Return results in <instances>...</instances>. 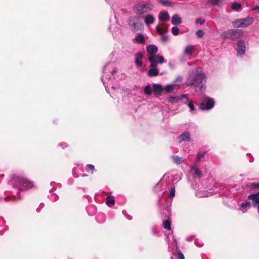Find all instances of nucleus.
<instances>
[{"instance_id": "obj_1", "label": "nucleus", "mask_w": 259, "mask_h": 259, "mask_svg": "<svg viewBox=\"0 0 259 259\" xmlns=\"http://www.w3.org/2000/svg\"><path fill=\"white\" fill-rule=\"evenodd\" d=\"M206 82L205 74L202 71L200 68H196L192 71L186 80V84L188 86L199 87V90L204 91V84Z\"/></svg>"}, {"instance_id": "obj_2", "label": "nucleus", "mask_w": 259, "mask_h": 259, "mask_svg": "<svg viewBox=\"0 0 259 259\" xmlns=\"http://www.w3.org/2000/svg\"><path fill=\"white\" fill-rule=\"evenodd\" d=\"M13 187L17 188L20 191H25L33 187L32 182L26 178L17 175H14L11 181Z\"/></svg>"}, {"instance_id": "obj_3", "label": "nucleus", "mask_w": 259, "mask_h": 259, "mask_svg": "<svg viewBox=\"0 0 259 259\" xmlns=\"http://www.w3.org/2000/svg\"><path fill=\"white\" fill-rule=\"evenodd\" d=\"M116 72L115 68L113 67V64L111 63L106 64L103 69V76L102 77V82L107 91V85L109 81H111L114 79L113 75Z\"/></svg>"}, {"instance_id": "obj_4", "label": "nucleus", "mask_w": 259, "mask_h": 259, "mask_svg": "<svg viewBox=\"0 0 259 259\" xmlns=\"http://www.w3.org/2000/svg\"><path fill=\"white\" fill-rule=\"evenodd\" d=\"M154 5L150 2H140L133 7V12L138 15H142L148 12L152 11Z\"/></svg>"}, {"instance_id": "obj_5", "label": "nucleus", "mask_w": 259, "mask_h": 259, "mask_svg": "<svg viewBox=\"0 0 259 259\" xmlns=\"http://www.w3.org/2000/svg\"><path fill=\"white\" fill-rule=\"evenodd\" d=\"M242 34L243 31L241 29H230L222 33L221 37L223 39L236 40L240 38Z\"/></svg>"}, {"instance_id": "obj_6", "label": "nucleus", "mask_w": 259, "mask_h": 259, "mask_svg": "<svg viewBox=\"0 0 259 259\" xmlns=\"http://www.w3.org/2000/svg\"><path fill=\"white\" fill-rule=\"evenodd\" d=\"M146 50L149 55V58H154V61H158L159 64L166 62L162 56L156 54L158 52V48L156 46L153 45H149L147 47Z\"/></svg>"}, {"instance_id": "obj_7", "label": "nucleus", "mask_w": 259, "mask_h": 259, "mask_svg": "<svg viewBox=\"0 0 259 259\" xmlns=\"http://www.w3.org/2000/svg\"><path fill=\"white\" fill-rule=\"evenodd\" d=\"M254 19L252 17L247 16L242 19H238L232 22V26L235 28L246 27L253 22Z\"/></svg>"}, {"instance_id": "obj_8", "label": "nucleus", "mask_w": 259, "mask_h": 259, "mask_svg": "<svg viewBox=\"0 0 259 259\" xmlns=\"http://www.w3.org/2000/svg\"><path fill=\"white\" fill-rule=\"evenodd\" d=\"M128 24L133 32L142 30L143 25L140 21V17L138 16H132L128 20Z\"/></svg>"}, {"instance_id": "obj_9", "label": "nucleus", "mask_w": 259, "mask_h": 259, "mask_svg": "<svg viewBox=\"0 0 259 259\" xmlns=\"http://www.w3.org/2000/svg\"><path fill=\"white\" fill-rule=\"evenodd\" d=\"M154 58H148V60L150 63V69L148 71V75L150 77L156 76L158 75L159 71L157 69V64L158 61H154Z\"/></svg>"}, {"instance_id": "obj_10", "label": "nucleus", "mask_w": 259, "mask_h": 259, "mask_svg": "<svg viewBox=\"0 0 259 259\" xmlns=\"http://www.w3.org/2000/svg\"><path fill=\"white\" fill-rule=\"evenodd\" d=\"M214 105V101L213 99L206 97L199 104V108L202 110H208L212 109Z\"/></svg>"}, {"instance_id": "obj_11", "label": "nucleus", "mask_w": 259, "mask_h": 259, "mask_svg": "<svg viewBox=\"0 0 259 259\" xmlns=\"http://www.w3.org/2000/svg\"><path fill=\"white\" fill-rule=\"evenodd\" d=\"M246 45L243 40H239L236 44L237 56L242 57L246 52Z\"/></svg>"}, {"instance_id": "obj_12", "label": "nucleus", "mask_w": 259, "mask_h": 259, "mask_svg": "<svg viewBox=\"0 0 259 259\" xmlns=\"http://www.w3.org/2000/svg\"><path fill=\"white\" fill-rule=\"evenodd\" d=\"M134 43H138L143 45L146 44V37L142 33H138L132 40Z\"/></svg>"}, {"instance_id": "obj_13", "label": "nucleus", "mask_w": 259, "mask_h": 259, "mask_svg": "<svg viewBox=\"0 0 259 259\" xmlns=\"http://www.w3.org/2000/svg\"><path fill=\"white\" fill-rule=\"evenodd\" d=\"M143 18L145 25L147 26L153 24L155 21L154 17L152 14H150L146 15Z\"/></svg>"}, {"instance_id": "obj_14", "label": "nucleus", "mask_w": 259, "mask_h": 259, "mask_svg": "<svg viewBox=\"0 0 259 259\" xmlns=\"http://www.w3.org/2000/svg\"><path fill=\"white\" fill-rule=\"evenodd\" d=\"M247 198L252 200L253 206H256L259 204V193L250 194L247 196Z\"/></svg>"}, {"instance_id": "obj_15", "label": "nucleus", "mask_w": 259, "mask_h": 259, "mask_svg": "<svg viewBox=\"0 0 259 259\" xmlns=\"http://www.w3.org/2000/svg\"><path fill=\"white\" fill-rule=\"evenodd\" d=\"M168 26L165 24L157 25L156 26V31L160 35H162L167 32Z\"/></svg>"}, {"instance_id": "obj_16", "label": "nucleus", "mask_w": 259, "mask_h": 259, "mask_svg": "<svg viewBox=\"0 0 259 259\" xmlns=\"http://www.w3.org/2000/svg\"><path fill=\"white\" fill-rule=\"evenodd\" d=\"M143 57V55L141 52H138L135 54V63L137 67H139L142 66V62L141 60Z\"/></svg>"}, {"instance_id": "obj_17", "label": "nucleus", "mask_w": 259, "mask_h": 259, "mask_svg": "<svg viewBox=\"0 0 259 259\" xmlns=\"http://www.w3.org/2000/svg\"><path fill=\"white\" fill-rule=\"evenodd\" d=\"M158 19L161 21H166L170 18L168 13L166 11H161L158 16Z\"/></svg>"}, {"instance_id": "obj_18", "label": "nucleus", "mask_w": 259, "mask_h": 259, "mask_svg": "<svg viewBox=\"0 0 259 259\" xmlns=\"http://www.w3.org/2000/svg\"><path fill=\"white\" fill-rule=\"evenodd\" d=\"M194 51V46L193 45H188L185 48L183 55L185 56H191L192 55Z\"/></svg>"}, {"instance_id": "obj_19", "label": "nucleus", "mask_w": 259, "mask_h": 259, "mask_svg": "<svg viewBox=\"0 0 259 259\" xmlns=\"http://www.w3.org/2000/svg\"><path fill=\"white\" fill-rule=\"evenodd\" d=\"M179 141L180 142L189 141L191 139V135L189 132H185L178 137Z\"/></svg>"}, {"instance_id": "obj_20", "label": "nucleus", "mask_w": 259, "mask_h": 259, "mask_svg": "<svg viewBox=\"0 0 259 259\" xmlns=\"http://www.w3.org/2000/svg\"><path fill=\"white\" fill-rule=\"evenodd\" d=\"M191 171L194 178H200L202 177L201 170L196 167H192Z\"/></svg>"}, {"instance_id": "obj_21", "label": "nucleus", "mask_w": 259, "mask_h": 259, "mask_svg": "<svg viewBox=\"0 0 259 259\" xmlns=\"http://www.w3.org/2000/svg\"><path fill=\"white\" fill-rule=\"evenodd\" d=\"M251 207V203L250 202H242L240 206V209L243 212L245 213L247 211V209L250 208Z\"/></svg>"}, {"instance_id": "obj_22", "label": "nucleus", "mask_w": 259, "mask_h": 259, "mask_svg": "<svg viewBox=\"0 0 259 259\" xmlns=\"http://www.w3.org/2000/svg\"><path fill=\"white\" fill-rule=\"evenodd\" d=\"M182 23L181 18L177 14H175L171 18V23L173 25H178Z\"/></svg>"}, {"instance_id": "obj_23", "label": "nucleus", "mask_w": 259, "mask_h": 259, "mask_svg": "<svg viewBox=\"0 0 259 259\" xmlns=\"http://www.w3.org/2000/svg\"><path fill=\"white\" fill-rule=\"evenodd\" d=\"M153 89L154 92L156 94H160L163 90H164L163 88L159 85V84H154L153 85Z\"/></svg>"}, {"instance_id": "obj_24", "label": "nucleus", "mask_w": 259, "mask_h": 259, "mask_svg": "<svg viewBox=\"0 0 259 259\" xmlns=\"http://www.w3.org/2000/svg\"><path fill=\"white\" fill-rule=\"evenodd\" d=\"M163 184L166 186V182H165L164 181L161 180L160 182H159L154 188L155 191L157 192L163 189L162 188Z\"/></svg>"}, {"instance_id": "obj_25", "label": "nucleus", "mask_w": 259, "mask_h": 259, "mask_svg": "<svg viewBox=\"0 0 259 259\" xmlns=\"http://www.w3.org/2000/svg\"><path fill=\"white\" fill-rule=\"evenodd\" d=\"M196 195L199 197H209L212 195V193L211 192L203 191L197 192Z\"/></svg>"}, {"instance_id": "obj_26", "label": "nucleus", "mask_w": 259, "mask_h": 259, "mask_svg": "<svg viewBox=\"0 0 259 259\" xmlns=\"http://www.w3.org/2000/svg\"><path fill=\"white\" fill-rule=\"evenodd\" d=\"M106 204L109 206L113 205L115 204L114 197L112 196H108L106 198Z\"/></svg>"}, {"instance_id": "obj_27", "label": "nucleus", "mask_w": 259, "mask_h": 259, "mask_svg": "<svg viewBox=\"0 0 259 259\" xmlns=\"http://www.w3.org/2000/svg\"><path fill=\"white\" fill-rule=\"evenodd\" d=\"M158 3L164 7H172L171 3L167 0H156Z\"/></svg>"}, {"instance_id": "obj_28", "label": "nucleus", "mask_w": 259, "mask_h": 259, "mask_svg": "<svg viewBox=\"0 0 259 259\" xmlns=\"http://www.w3.org/2000/svg\"><path fill=\"white\" fill-rule=\"evenodd\" d=\"M231 8L235 11H240L241 10V5L237 3L234 2L232 4Z\"/></svg>"}, {"instance_id": "obj_29", "label": "nucleus", "mask_w": 259, "mask_h": 259, "mask_svg": "<svg viewBox=\"0 0 259 259\" xmlns=\"http://www.w3.org/2000/svg\"><path fill=\"white\" fill-rule=\"evenodd\" d=\"M175 86L176 84H167L163 89L166 92L169 93L172 92L175 89Z\"/></svg>"}, {"instance_id": "obj_30", "label": "nucleus", "mask_w": 259, "mask_h": 259, "mask_svg": "<svg viewBox=\"0 0 259 259\" xmlns=\"http://www.w3.org/2000/svg\"><path fill=\"white\" fill-rule=\"evenodd\" d=\"M163 227L167 230L171 229V222L169 218L168 219L165 220L163 222Z\"/></svg>"}, {"instance_id": "obj_31", "label": "nucleus", "mask_w": 259, "mask_h": 259, "mask_svg": "<svg viewBox=\"0 0 259 259\" xmlns=\"http://www.w3.org/2000/svg\"><path fill=\"white\" fill-rule=\"evenodd\" d=\"M172 159L174 162L177 164H181L184 161L182 157H180L177 155L173 156L172 157Z\"/></svg>"}, {"instance_id": "obj_32", "label": "nucleus", "mask_w": 259, "mask_h": 259, "mask_svg": "<svg viewBox=\"0 0 259 259\" xmlns=\"http://www.w3.org/2000/svg\"><path fill=\"white\" fill-rule=\"evenodd\" d=\"M85 169L87 172H90L91 171L92 174L95 170L94 165L90 164H87L85 167Z\"/></svg>"}, {"instance_id": "obj_33", "label": "nucleus", "mask_w": 259, "mask_h": 259, "mask_svg": "<svg viewBox=\"0 0 259 259\" xmlns=\"http://www.w3.org/2000/svg\"><path fill=\"white\" fill-rule=\"evenodd\" d=\"M152 91V88L149 84L146 85L144 89V94L148 96H149L151 94Z\"/></svg>"}, {"instance_id": "obj_34", "label": "nucleus", "mask_w": 259, "mask_h": 259, "mask_svg": "<svg viewBox=\"0 0 259 259\" xmlns=\"http://www.w3.org/2000/svg\"><path fill=\"white\" fill-rule=\"evenodd\" d=\"M205 152H199L197 154L196 158V162L199 163L201 159L204 157Z\"/></svg>"}, {"instance_id": "obj_35", "label": "nucleus", "mask_w": 259, "mask_h": 259, "mask_svg": "<svg viewBox=\"0 0 259 259\" xmlns=\"http://www.w3.org/2000/svg\"><path fill=\"white\" fill-rule=\"evenodd\" d=\"M180 100V98L178 96H171L168 98V102L172 103L177 100Z\"/></svg>"}, {"instance_id": "obj_36", "label": "nucleus", "mask_w": 259, "mask_h": 259, "mask_svg": "<svg viewBox=\"0 0 259 259\" xmlns=\"http://www.w3.org/2000/svg\"><path fill=\"white\" fill-rule=\"evenodd\" d=\"M171 33L174 35H178L179 34V29L178 27H172L171 29Z\"/></svg>"}, {"instance_id": "obj_37", "label": "nucleus", "mask_w": 259, "mask_h": 259, "mask_svg": "<svg viewBox=\"0 0 259 259\" xmlns=\"http://www.w3.org/2000/svg\"><path fill=\"white\" fill-rule=\"evenodd\" d=\"M208 2L212 5H218L221 3V0H208Z\"/></svg>"}, {"instance_id": "obj_38", "label": "nucleus", "mask_w": 259, "mask_h": 259, "mask_svg": "<svg viewBox=\"0 0 259 259\" xmlns=\"http://www.w3.org/2000/svg\"><path fill=\"white\" fill-rule=\"evenodd\" d=\"M175 187H172L169 190V197H173L175 195Z\"/></svg>"}, {"instance_id": "obj_39", "label": "nucleus", "mask_w": 259, "mask_h": 259, "mask_svg": "<svg viewBox=\"0 0 259 259\" xmlns=\"http://www.w3.org/2000/svg\"><path fill=\"white\" fill-rule=\"evenodd\" d=\"M188 106L189 107L191 111H194L195 110V108L192 102H189L187 103Z\"/></svg>"}, {"instance_id": "obj_40", "label": "nucleus", "mask_w": 259, "mask_h": 259, "mask_svg": "<svg viewBox=\"0 0 259 259\" xmlns=\"http://www.w3.org/2000/svg\"><path fill=\"white\" fill-rule=\"evenodd\" d=\"M196 35H197L198 37L201 38L203 36L204 32L202 30H198L196 31Z\"/></svg>"}, {"instance_id": "obj_41", "label": "nucleus", "mask_w": 259, "mask_h": 259, "mask_svg": "<svg viewBox=\"0 0 259 259\" xmlns=\"http://www.w3.org/2000/svg\"><path fill=\"white\" fill-rule=\"evenodd\" d=\"M178 259H185V256L183 253L181 251H179L177 254Z\"/></svg>"}, {"instance_id": "obj_42", "label": "nucleus", "mask_w": 259, "mask_h": 259, "mask_svg": "<svg viewBox=\"0 0 259 259\" xmlns=\"http://www.w3.org/2000/svg\"><path fill=\"white\" fill-rule=\"evenodd\" d=\"M250 187L251 188H259V183H250Z\"/></svg>"}, {"instance_id": "obj_43", "label": "nucleus", "mask_w": 259, "mask_h": 259, "mask_svg": "<svg viewBox=\"0 0 259 259\" xmlns=\"http://www.w3.org/2000/svg\"><path fill=\"white\" fill-rule=\"evenodd\" d=\"M204 20L198 18L196 20V22L197 23H199L200 24H203L204 23Z\"/></svg>"}, {"instance_id": "obj_44", "label": "nucleus", "mask_w": 259, "mask_h": 259, "mask_svg": "<svg viewBox=\"0 0 259 259\" xmlns=\"http://www.w3.org/2000/svg\"><path fill=\"white\" fill-rule=\"evenodd\" d=\"M168 36H167V35H165V36H162L161 37V40L164 41V42H166L168 40Z\"/></svg>"}, {"instance_id": "obj_45", "label": "nucleus", "mask_w": 259, "mask_h": 259, "mask_svg": "<svg viewBox=\"0 0 259 259\" xmlns=\"http://www.w3.org/2000/svg\"><path fill=\"white\" fill-rule=\"evenodd\" d=\"M182 79V77L180 76H178L175 80V82L181 81Z\"/></svg>"}, {"instance_id": "obj_46", "label": "nucleus", "mask_w": 259, "mask_h": 259, "mask_svg": "<svg viewBox=\"0 0 259 259\" xmlns=\"http://www.w3.org/2000/svg\"><path fill=\"white\" fill-rule=\"evenodd\" d=\"M168 66L171 69H174L175 68V65L174 64H172V63H168Z\"/></svg>"}, {"instance_id": "obj_47", "label": "nucleus", "mask_w": 259, "mask_h": 259, "mask_svg": "<svg viewBox=\"0 0 259 259\" xmlns=\"http://www.w3.org/2000/svg\"><path fill=\"white\" fill-rule=\"evenodd\" d=\"M252 10H254V11H255V10L259 11V6H256L253 7L252 8Z\"/></svg>"}, {"instance_id": "obj_48", "label": "nucleus", "mask_w": 259, "mask_h": 259, "mask_svg": "<svg viewBox=\"0 0 259 259\" xmlns=\"http://www.w3.org/2000/svg\"><path fill=\"white\" fill-rule=\"evenodd\" d=\"M60 146H62V148L63 149H64V148H65L67 147V145L66 144H65L64 145H63V144H61Z\"/></svg>"}, {"instance_id": "obj_49", "label": "nucleus", "mask_w": 259, "mask_h": 259, "mask_svg": "<svg viewBox=\"0 0 259 259\" xmlns=\"http://www.w3.org/2000/svg\"><path fill=\"white\" fill-rule=\"evenodd\" d=\"M43 207V206H41V207H38L37 209H36V211L37 212H39L40 210V209H41V208Z\"/></svg>"}, {"instance_id": "obj_50", "label": "nucleus", "mask_w": 259, "mask_h": 259, "mask_svg": "<svg viewBox=\"0 0 259 259\" xmlns=\"http://www.w3.org/2000/svg\"><path fill=\"white\" fill-rule=\"evenodd\" d=\"M186 95H182L181 98H180L181 99H183V98H186Z\"/></svg>"}, {"instance_id": "obj_51", "label": "nucleus", "mask_w": 259, "mask_h": 259, "mask_svg": "<svg viewBox=\"0 0 259 259\" xmlns=\"http://www.w3.org/2000/svg\"><path fill=\"white\" fill-rule=\"evenodd\" d=\"M256 207H257V212H258V214H259V204H258V205H257L256 206Z\"/></svg>"}, {"instance_id": "obj_52", "label": "nucleus", "mask_w": 259, "mask_h": 259, "mask_svg": "<svg viewBox=\"0 0 259 259\" xmlns=\"http://www.w3.org/2000/svg\"><path fill=\"white\" fill-rule=\"evenodd\" d=\"M122 212H123V213L124 214V213L125 212V211L123 210V211H122Z\"/></svg>"}, {"instance_id": "obj_53", "label": "nucleus", "mask_w": 259, "mask_h": 259, "mask_svg": "<svg viewBox=\"0 0 259 259\" xmlns=\"http://www.w3.org/2000/svg\"><path fill=\"white\" fill-rule=\"evenodd\" d=\"M113 89H115V88L113 86H112L111 87Z\"/></svg>"}, {"instance_id": "obj_54", "label": "nucleus", "mask_w": 259, "mask_h": 259, "mask_svg": "<svg viewBox=\"0 0 259 259\" xmlns=\"http://www.w3.org/2000/svg\"><path fill=\"white\" fill-rule=\"evenodd\" d=\"M56 197H58L57 196H56ZM58 198H56L55 200H57Z\"/></svg>"}, {"instance_id": "obj_55", "label": "nucleus", "mask_w": 259, "mask_h": 259, "mask_svg": "<svg viewBox=\"0 0 259 259\" xmlns=\"http://www.w3.org/2000/svg\"><path fill=\"white\" fill-rule=\"evenodd\" d=\"M198 246L201 247V246H202V245H198Z\"/></svg>"}, {"instance_id": "obj_56", "label": "nucleus", "mask_w": 259, "mask_h": 259, "mask_svg": "<svg viewBox=\"0 0 259 259\" xmlns=\"http://www.w3.org/2000/svg\"><path fill=\"white\" fill-rule=\"evenodd\" d=\"M258 193H259V192Z\"/></svg>"}]
</instances>
